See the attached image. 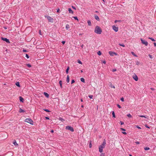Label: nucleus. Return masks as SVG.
I'll list each match as a JSON object with an SVG mask.
<instances>
[{"label": "nucleus", "instance_id": "f257e3e1", "mask_svg": "<svg viewBox=\"0 0 156 156\" xmlns=\"http://www.w3.org/2000/svg\"><path fill=\"white\" fill-rule=\"evenodd\" d=\"M94 32L98 34H101L102 31L101 29L98 26H96L94 29Z\"/></svg>", "mask_w": 156, "mask_h": 156}, {"label": "nucleus", "instance_id": "f03ea898", "mask_svg": "<svg viewBox=\"0 0 156 156\" xmlns=\"http://www.w3.org/2000/svg\"><path fill=\"white\" fill-rule=\"evenodd\" d=\"M25 122L29 123L30 124L33 125V121L30 119L27 118L25 119Z\"/></svg>", "mask_w": 156, "mask_h": 156}, {"label": "nucleus", "instance_id": "7ed1b4c3", "mask_svg": "<svg viewBox=\"0 0 156 156\" xmlns=\"http://www.w3.org/2000/svg\"><path fill=\"white\" fill-rule=\"evenodd\" d=\"M45 18H47L48 19L49 22L51 23H52L53 22V18H52L50 16H45Z\"/></svg>", "mask_w": 156, "mask_h": 156}, {"label": "nucleus", "instance_id": "20e7f679", "mask_svg": "<svg viewBox=\"0 0 156 156\" xmlns=\"http://www.w3.org/2000/svg\"><path fill=\"white\" fill-rule=\"evenodd\" d=\"M66 129L70 130L71 132H73L74 131V129L73 127L70 126H67L66 127Z\"/></svg>", "mask_w": 156, "mask_h": 156}, {"label": "nucleus", "instance_id": "39448f33", "mask_svg": "<svg viewBox=\"0 0 156 156\" xmlns=\"http://www.w3.org/2000/svg\"><path fill=\"white\" fill-rule=\"evenodd\" d=\"M140 40L141 41V43L145 45L146 46L148 45V43L147 41L143 40L142 38L140 39Z\"/></svg>", "mask_w": 156, "mask_h": 156}, {"label": "nucleus", "instance_id": "423d86ee", "mask_svg": "<svg viewBox=\"0 0 156 156\" xmlns=\"http://www.w3.org/2000/svg\"><path fill=\"white\" fill-rule=\"evenodd\" d=\"M1 39L2 40L5 41L7 43H10L9 39H8L7 38H4L3 37H2Z\"/></svg>", "mask_w": 156, "mask_h": 156}, {"label": "nucleus", "instance_id": "0eeeda50", "mask_svg": "<svg viewBox=\"0 0 156 156\" xmlns=\"http://www.w3.org/2000/svg\"><path fill=\"white\" fill-rule=\"evenodd\" d=\"M112 29L116 32L118 31L119 28L118 27L114 25L112 27Z\"/></svg>", "mask_w": 156, "mask_h": 156}, {"label": "nucleus", "instance_id": "6e6552de", "mask_svg": "<svg viewBox=\"0 0 156 156\" xmlns=\"http://www.w3.org/2000/svg\"><path fill=\"white\" fill-rule=\"evenodd\" d=\"M109 54L111 56H113L114 55H117L116 53L112 51H109Z\"/></svg>", "mask_w": 156, "mask_h": 156}, {"label": "nucleus", "instance_id": "1a4fd4ad", "mask_svg": "<svg viewBox=\"0 0 156 156\" xmlns=\"http://www.w3.org/2000/svg\"><path fill=\"white\" fill-rule=\"evenodd\" d=\"M106 144V143L105 140H104V141L103 142V143L100 146H102V147H103V148H104L105 147Z\"/></svg>", "mask_w": 156, "mask_h": 156}, {"label": "nucleus", "instance_id": "9d476101", "mask_svg": "<svg viewBox=\"0 0 156 156\" xmlns=\"http://www.w3.org/2000/svg\"><path fill=\"white\" fill-rule=\"evenodd\" d=\"M99 151L100 153H101L103 151V147H102V146H100L99 147Z\"/></svg>", "mask_w": 156, "mask_h": 156}, {"label": "nucleus", "instance_id": "9b49d317", "mask_svg": "<svg viewBox=\"0 0 156 156\" xmlns=\"http://www.w3.org/2000/svg\"><path fill=\"white\" fill-rule=\"evenodd\" d=\"M68 11H69V13H72V14L73 13V11L70 8H69L68 9Z\"/></svg>", "mask_w": 156, "mask_h": 156}, {"label": "nucleus", "instance_id": "f8f14e48", "mask_svg": "<svg viewBox=\"0 0 156 156\" xmlns=\"http://www.w3.org/2000/svg\"><path fill=\"white\" fill-rule=\"evenodd\" d=\"M139 116L141 117H144L145 118L148 119V116L147 115H139Z\"/></svg>", "mask_w": 156, "mask_h": 156}, {"label": "nucleus", "instance_id": "ddd939ff", "mask_svg": "<svg viewBox=\"0 0 156 156\" xmlns=\"http://www.w3.org/2000/svg\"><path fill=\"white\" fill-rule=\"evenodd\" d=\"M13 144H14V145L16 146H17L18 145V144L17 143L16 141V140H14L13 142Z\"/></svg>", "mask_w": 156, "mask_h": 156}, {"label": "nucleus", "instance_id": "4468645a", "mask_svg": "<svg viewBox=\"0 0 156 156\" xmlns=\"http://www.w3.org/2000/svg\"><path fill=\"white\" fill-rule=\"evenodd\" d=\"M133 79L136 81H137L138 80V78L136 75H135L133 77Z\"/></svg>", "mask_w": 156, "mask_h": 156}, {"label": "nucleus", "instance_id": "2eb2a0df", "mask_svg": "<svg viewBox=\"0 0 156 156\" xmlns=\"http://www.w3.org/2000/svg\"><path fill=\"white\" fill-rule=\"evenodd\" d=\"M44 95L47 98L49 97V95L46 92H44Z\"/></svg>", "mask_w": 156, "mask_h": 156}, {"label": "nucleus", "instance_id": "dca6fc26", "mask_svg": "<svg viewBox=\"0 0 156 156\" xmlns=\"http://www.w3.org/2000/svg\"><path fill=\"white\" fill-rule=\"evenodd\" d=\"M70 28V26L69 24H67L66 25V30H68Z\"/></svg>", "mask_w": 156, "mask_h": 156}, {"label": "nucleus", "instance_id": "f3484780", "mask_svg": "<svg viewBox=\"0 0 156 156\" xmlns=\"http://www.w3.org/2000/svg\"><path fill=\"white\" fill-rule=\"evenodd\" d=\"M19 99L20 101H21L22 102H23L24 101V99L22 97L20 96L19 97Z\"/></svg>", "mask_w": 156, "mask_h": 156}, {"label": "nucleus", "instance_id": "a211bd4d", "mask_svg": "<svg viewBox=\"0 0 156 156\" xmlns=\"http://www.w3.org/2000/svg\"><path fill=\"white\" fill-rule=\"evenodd\" d=\"M19 112L20 113L24 112H25V111L24 110H23V109L20 108L19 109Z\"/></svg>", "mask_w": 156, "mask_h": 156}, {"label": "nucleus", "instance_id": "6ab92c4d", "mask_svg": "<svg viewBox=\"0 0 156 156\" xmlns=\"http://www.w3.org/2000/svg\"><path fill=\"white\" fill-rule=\"evenodd\" d=\"M95 18L98 21H99L100 20L98 16L97 15H95Z\"/></svg>", "mask_w": 156, "mask_h": 156}, {"label": "nucleus", "instance_id": "aec40b11", "mask_svg": "<svg viewBox=\"0 0 156 156\" xmlns=\"http://www.w3.org/2000/svg\"><path fill=\"white\" fill-rule=\"evenodd\" d=\"M59 84L60 85V87L62 88V81L61 80H60L59 81Z\"/></svg>", "mask_w": 156, "mask_h": 156}, {"label": "nucleus", "instance_id": "412c9836", "mask_svg": "<svg viewBox=\"0 0 156 156\" xmlns=\"http://www.w3.org/2000/svg\"><path fill=\"white\" fill-rule=\"evenodd\" d=\"M15 84L16 85V86H18V87H20V83H19V82H16V83Z\"/></svg>", "mask_w": 156, "mask_h": 156}, {"label": "nucleus", "instance_id": "4be33fe9", "mask_svg": "<svg viewBox=\"0 0 156 156\" xmlns=\"http://www.w3.org/2000/svg\"><path fill=\"white\" fill-rule=\"evenodd\" d=\"M66 81L68 83L69 81V78L68 75L67 76V77Z\"/></svg>", "mask_w": 156, "mask_h": 156}, {"label": "nucleus", "instance_id": "5701e85b", "mask_svg": "<svg viewBox=\"0 0 156 156\" xmlns=\"http://www.w3.org/2000/svg\"><path fill=\"white\" fill-rule=\"evenodd\" d=\"M80 80L81 82L83 83H85V80L83 78H80Z\"/></svg>", "mask_w": 156, "mask_h": 156}, {"label": "nucleus", "instance_id": "b1692460", "mask_svg": "<svg viewBox=\"0 0 156 156\" xmlns=\"http://www.w3.org/2000/svg\"><path fill=\"white\" fill-rule=\"evenodd\" d=\"M131 53L134 56L137 57V56L134 53L133 51H131Z\"/></svg>", "mask_w": 156, "mask_h": 156}, {"label": "nucleus", "instance_id": "393cba45", "mask_svg": "<svg viewBox=\"0 0 156 156\" xmlns=\"http://www.w3.org/2000/svg\"><path fill=\"white\" fill-rule=\"evenodd\" d=\"M144 149L145 151H147L148 150H149L150 149V148L148 147H144Z\"/></svg>", "mask_w": 156, "mask_h": 156}, {"label": "nucleus", "instance_id": "a878e982", "mask_svg": "<svg viewBox=\"0 0 156 156\" xmlns=\"http://www.w3.org/2000/svg\"><path fill=\"white\" fill-rule=\"evenodd\" d=\"M87 23L88 24V25L90 26L91 25V21L90 20H88L87 21Z\"/></svg>", "mask_w": 156, "mask_h": 156}, {"label": "nucleus", "instance_id": "bb28decb", "mask_svg": "<svg viewBox=\"0 0 156 156\" xmlns=\"http://www.w3.org/2000/svg\"><path fill=\"white\" fill-rule=\"evenodd\" d=\"M59 119V120H60L62 122H63L64 121H65V120L64 119H62V118L61 117H60Z\"/></svg>", "mask_w": 156, "mask_h": 156}, {"label": "nucleus", "instance_id": "cd10ccee", "mask_svg": "<svg viewBox=\"0 0 156 156\" xmlns=\"http://www.w3.org/2000/svg\"><path fill=\"white\" fill-rule=\"evenodd\" d=\"M69 67H68L66 70V74H68V71H69Z\"/></svg>", "mask_w": 156, "mask_h": 156}, {"label": "nucleus", "instance_id": "c85d7f7f", "mask_svg": "<svg viewBox=\"0 0 156 156\" xmlns=\"http://www.w3.org/2000/svg\"><path fill=\"white\" fill-rule=\"evenodd\" d=\"M112 115L113 116V117L114 118L115 117V112H114V111H113L112 112Z\"/></svg>", "mask_w": 156, "mask_h": 156}, {"label": "nucleus", "instance_id": "c756f323", "mask_svg": "<svg viewBox=\"0 0 156 156\" xmlns=\"http://www.w3.org/2000/svg\"><path fill=\"white\" fill-rule=\"evenodd\" d=\"M148 38L151 40V41H155V40L154 38L152 37H149Z\"/></svg>", "mask_w": 156, "mask_h": 156}, {"label": "nucleus", "instance_id": "7c9ffc66", "mask_svg": "<svg viewBox=\"0 0 156 156\" xmlns=\"http://www.w3.org/2000/svg\"><path fill=\"white\" fill-rule=\"evenodd\" d=\"M127 116L129 118H131L132 117V115L129 113L127 114Z\"/></svg>", "mask_w": 156, "mask_h": 156}, {"label": "nucleus", "instance_id": "2f4dec72", "mask_svg": "<svg viewBox=\"0 0 156 156\" xmlns=\"http://www.w3.org/2000/svg\"><path fill=\"white\" fill-rule=\"evenodd\" d=\"M97 54L99 55H101V52L100 51H99L97 52Z\"/></svg>", "mask_w": 156, "mask_h": 156}, {"label": "nucleus", "instance_id": "473e14b6", "mask_svg": "<svg viewBox=\"0 0 156 156\" xmlns=\"http://www.w3.org/2000/svg\"><path fill=\"white\" fill-rule=\"evenodd\" d=\"M77 62L78 63H79V64H82V62L80 60H78Z\"/></svg>", "mask_w": 156, "mask_h": 156}, {"label": "nucleus", "instance_id": "72a5a7b5", "mask_svg": "<svg viewBox=\"0 0 156 156\" xmlns=\"http://www.w3.org/2000/svg\"><path fill=\"white\" fill-rule=\"evenodd\" d=\"M26 66L29 68H30L31 67V65L29 64H27Z\"/></svg>", "mask_w": 156, "mask_h": 156}, {"label": "nucleus", "instance_id": "f704fd0d", "mask_svg": "<svg viewBox=\"0 0 156 156\" xmlns=\"http://www.w3.org/2000/svg\"><path fill=\"white\" fill-rule=\"evenodd\" d=\"M119 45L120 46H122L123 47H125V45L123 44H119Z\"/></svg>", "mask_w": 156, "mask_h": 156}, {"label": "nucleus", "instance_id": "c9c22d12", "mask_svg": "<svg viewBox=\"0 0 156 156\" xmlns=\"http://www.w3.org/2000/svg\"><path fill=\"white\" fill-rule=\"evenodd\" d=\"M44 110L47 112H50L48 109H44Z\"/></svg>", "mask_w": 156, "mask_h": 156}, {"label": "nucleus", "instance_id": "e433bc0d", "mask_svg": "<svg viewBox=\"0 0 156 156\" xmlns=\"http://www.w3.org/2000/svg\"><path fill=\"white\" fill-rule=\"evenodd\" d=\"M136 127L138 129H141V128L140 127V126H139L138 125H136Z\"/></svg>", "mask_w": 156, "mask_h": 156}, {"label": "nucleus", "instance_id": "4c0bfd02", "mask_svg": "<svg viewBox=\"0 0 156 156\" xmlns=\"http://www.w3.org/2000/svg\"><path fill=\"white\" fill-rule=\"evenodd\" d=\"M73 17L76 20H78V19L76 16H73Z\"/></svg>", "mask_w": 156, "mask_h": 156}, {"label": "nucleus", "instance_id": "58836bf2", "mask_svg": "<svg viewBox=\"0 0 156 156\" xmlns=\"http://www.w3.org/2000/svg\"><path fill=\"white\" fill-rule=\"evenodd\" d=\"M117 106L119 108H121V106L119 105V104H117Z\"/></svg>", "mask_w": 156, "mask_h": 156}, {"label": "nucleus", "instance_id": "ea45409f", "mask_svg": "<svg viewBox=\"0 0 156 156\" xmlns=\"http://www.w3.org/2000/svg\"><path fill=\"white\" fill-rule=\"evenodd\" d=\"M26 57L27 58H29V56L27 54H26Z\"/></svg>", "mask_w": 156, "mask_h": 156}, {"label": "nucleus", "instance_id": "a19ab883", "mask_svg": "<svg viewBox=\"0 0 156 156\" xmlns=\"http://www.w3.org/2000/svg\"><path fill=\"white\" fill-rule=\"evenodd\" d=\"M89 97L90 99H92L93 98V96L92 95H90L89 96Z\"/></svg>", "mask_w": 156, "mask_h": 156}, {"label": "nucleus", "instance_id": "79ce46f5", "mask_svg": "<svg viewBox=\"0 0 156 156\" xmlns=\"http://www.w3.org/2000/svg\"><path fill=\"white\" fill-rule=\"evenodd\" d=\"M116 70H117V69H112V71L113 72H114L116 71Z\"/></svg>", "mask_w": 156, "mask_h": 156}, {"label": "nucleus", "instance_id": "37998d69", "mask_svg": "<svg viewBox=\"0 0 156 156\" xmlns=\"http://www.w3.org/2000/svg\"><path fill=\"white\" fill-rule=\"evenodd\" d=\"M121 100L122 101V102L124 101V99L123 98V97L122 98H121Z\"/></svg>", "mask_w": 156, "mask_h": 156}, {"label": "nucleus", "instance_id": "c03bdc74", "mask_svg": "<svg viewBox=\"0 0 156 156\" xmlns=\"http://www.w3.org/2000/svg\"><path fill=\"white\" fill-rule=\"evenodd\" d=\"M105 156V154L103 153H102L100 154V156Z\"/></svg>", "mask_w": 156, "mask_h": 156}, {"label": "nucleus", "instance_id": "a18cd8bd", "mask_svg": "<svg viewBox=\"0 0 156 156\" xmlns=\"http://www.w3.org/2000/svg\"><path fill=\"white\" fill-rule=\"evenodd\" d=\"M139 63H140V62L139 61H137L136 62V64L137 65H139Z\"/></svg>", "mask_w": 156, "mask_h": 156}, {"label": "nucleus", "instance_id": "49530a36", "mask_svg": "<svg viewBox=\"0 0 156 156\" xmlns=\"http://www.w3.org/2000/svg\"><path fill=\"white\" fill-rule=\"evenodd\" d=\"M92 147V144L91 142H90L89 144V147L91 148Z\"/></svg>", "mask_w": 156, "mask_h": 156}, {"label": "nucleus", "instance_id": "de8ad7c7", "mask_svg": "<svg viewBox=\"0 0 156 156\" xmlns=\"http://www.w3.org/2000/svg\"><path fill=\"white\" fill-rule=\"evenodd\" d=\"M72 8L74 9H75V10H76V8H75V7L73 6H72Z\"/></svg>", "mask_w": 156, "mask_h": 156}, {"label": "nucleus", "instance_id": "09e8293b", "mask_svg": "<svg viewBox=\"0 0 156 156\" xmlns=\"http://www.w3.org/2000/svg\"><path fill=\"white\" fill-rule=\"evenodd\" d=\"M120 123L121 125H122L124 124V122L122 121L120 122Z\"/></svg>", "mask_w": 156, "mask_h": 156}, {"label": "nucleus", "instance_id": "8fccbe9b", "mask_svg": "<svg viewBox=\"0 0 156 156\" xmlns=\"http://www.w3.org/2000/svg\"><path fill=\"white\" fill-rule=\"evenodd\" d=\"M120 129L122 130V131H126V130L124 129V128H120Z\"/></svg>", "mask_w": 156, "mask_h": 156}, {"label": "nucleus", "instance_id": "3c124183", "mask_svg": "<svg viewBox=\"0 0 156 156\" xmlns=\"http://www.w3.org/2000/svg\"><path fill=\"white\" fill-rule=\"evenodd\" d=\"M75 82V81L74 80H73L71 81V84H72Z\"/></svg>", "mask_w": 156, "mask_h": 156}, {"label": "nucleus", "instance_id": "603ef678", "mask_svg": "<svg viewBox=\"0 0 156 156\" xmlns=\"http://www.w3.org/2000/svg\"><path fill=\"white\" fill-rule=\"evenodd\" d=\"M62 43L63 44H64L66 42L65 41H63L62 42Z\"/></svg>", "mask_w": 156, "mask_h": 156}, {"label": "nucleus", "instance_id": "864d4df0", "mask_svg": "<svg viewBox=\"0 0 156 156\" xmlns=\"http://www.w3.org/2000/svg\"><path fill=\"white\" fill-rule=\"evenodd\" d=\"M23 52H27V50H26V49H23Z\"/></svg>", "mask_w": 156, "mask_h": 156}, {"label": "nucleus", "instance_id": "5fc2aeb1", "mask_svg": "<svg viewBox=\"0 0 156 156\" xmlns=\"http://www.w3.org/2000/svg\"><path fill=\"white\" fill-rule=\"evenodd\" d=\"M102 63L105 64H106V61L105 60H103L102 61Z\"/></svg>", "mask_w": 156, "mask_h": 156}, {"label": "nucleus", "instance_id": "6e6d98bb", "mask_svg": "<svg viewBox=\"0 0 156 156\" xmlns=\"http://www.w3.org/2000/svg\"><path fill=\"white\" fill-rule=\"evenodd\" d=\"M122 133L123 134H124L125 135H126L127 134L126 132H122Z\"/></svg>", "mask_w": 156, "mask_h": 156}, {"label": "nucleus", "instance_id": "4d7b16f0", "mask_svg": "<svg viewBox=\"0 0 156 156\" xmlns=\"http://www.w3.org/2000/svg\"><path fill=\"white\" fill-rule=\"evenodd\" d=\"M135 143L136 144H140V142L138 141H136L135 142Z\"/></svg>", "mask_w": 156, "mask_h": 156}, {"label": "nucleus", "instance_id": "13d9d810", "mask_svg": "<svg viewBox=\"0 0 156 156\" xmlns=\"http://www.w3.org/2000/svg\"><path fill=\"white\" fill-rule=\"evenodd\" d=\"M145 127H146L147 128H148V129H150V128L149 126H147V125H145Z\"/></svg>", "mask_w": 156, "mask_h": 156}, {"label": "nucleus", "instance_id": "bf43d9fd", "mask_svg": "<svg viewBox=\"0 0 156 156\" xmlns=\"http://www.w3.org/2000/svg\"><path fill=\"white\" fill-rule=\"evenodd\" d=\"M45 119H47V120H49V118L48 117H45Z\"/></svg>", "mask_w": 156, "mask_h": 156}, {"label": "nucleus", "instance_id": "052dcab7", "mask_svg": "<svg viewBox=\"0 0 156 156\" xmlns=\"http://www.w3.org/2000/svg\"><path fill=\"white\" fill-rule=\"evenodd\" d=\"M149 57L150 58H152V56H151V55H149Z\"/></svg>", "mask_w": 156, "mask_h": 156}, {"label": "nucleus", "instance_id": "680f3d73", "mask_svg": "<svg viewBox=\"0 0 156 156\" xmlns=\"http://www.w3.org/2000/svg\"><path fill=\"white\" fill-rule=\"evenodd\" d=\"M59 10H59V9H57V12H59Z\"/></svg>", "mask_w": 156, "mask_h": 156}, {"label": "nucleus", "instance_id": "e2e57ef3", "mask_svg": "<svg viewBox=\"0 0 156 156\" xmlns=\"http://www.w3.org/2000/svg\"><path fill=\"white\" fill-rule=\"evenodd\" d=\"M154 47H156V43H154Z\"/></svg>", "mask_w": 156, "mask_h": 156}, {"label": "nucleus", "instance_id": "0e129e2a", "mask_svg": "<svg viewBox=\"0 0 156 156\" xmlns=\"http://www.w3.org/2000/svg\"><path fill=\"white\" fill-rule=\"evenodd\" d=\"M51 133H53L54 132V131L53 130H51Z\"/></svg>", "mask_w": 156, "mask_h": 156}, {"label": "nucleus", "instance_id": "69168bd1", "mask_svg": "<svg viewBox=\"0 0 156 156\" xmlns=\"http://www.w3.org/2000/svg\"><path fill=\"white\" fill-rule=\"evenodd\" d=\"M151 90H154V88H151Z\"/></svg>", "mask_w": 156, "mask_h": 156}, {"label": "nucleus", "instance_id": "338daca9", "mask_svg": "<svg viewBox=\"0 0 156 156\" xmlns=\"http://www.w3.org/2000/svg\"><path fill=\"white\" fill-rule=\"evenodd\" d=\"M3 27L5 29H7V27Z\"/></svg>", "mask_w": 156, "mask_h": 156}, {"label": "nucleus", "instance_id": "774afa93", "mask_svg": "<svg viewBox=\"0 0 156 156\" xmlns=\"http://www.w3.org/2000/svg\"><path fill=\"white\" fill-rule=\"evenodd\" d=\"M112 87L114 88H115V87L114 86H112Z\"/></svg>", "mask_w": 156, "mask_h": 156}]
</instances>
